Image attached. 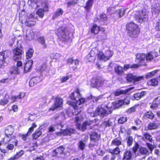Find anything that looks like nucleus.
I'll return each instance as SVG.
<instances>
[{
	"label": "nucleus",
	"instance_id": "1",
	"mask_svg": "<svg viewBox=\"0 0 160 160\" xmlns=\"http://www.w3.org/2000/svg\"><path fill=\"white\" fill-rule=\"evenodd\" d=\"M126 28L128 36L132 38H137L140 33V28L138 25L132 21L126 24Z\"/></svg>",
	"mask_w": 160,
	"mask_h": 160
},
{
	"label": "nucleus",
	"instance_id": "2",
	"mask_svg": "<svg viewBox=\"0 0 160 160\" xmlns=\"http://www.w3.org/2000/svg\"><path fill=\"white\" fill-rule=\"evenodd\" d=\"M68 31L67 27L62 26L55 30V33L59 39L66 42L69 38Z\"/></svg>",
	"mask_w": 160,
	"mask_h": 160
},
{
	"label": "nucleus",
	"instance_id": "3",
	"mask_svg": "<svg viewBox=\"0 0 160 160\" xmlns=\"http://www.w3.org/2000/svg\"><path fill=\"white\" fill-rule=\"evenodd\" d=\"M81 97V95L80 93L79 89L78 88H77L75 90V92H72L69 96V98L72 100L76 101L75 103H77L78 105H80L83 104L86 101L85 98H79L78 100H77V98H79Z\"/></svg>",
	"mask_w": 160,
	"mask_h": 160
},
{
	"label": "nucleus",
	"instance_id": "4",
	"mask_svg": "<svg viewBox=\"0 0 160 160\" xmlns=\"http://www.w3.org/2000/svg\"><path fill=\"white\" fill-rule=\"evenodd\" d=\"M96 122L94 120L86 121L84 122L82 124L80 123L77 124V127L78 129L82 131H84L88 128V129H92L93 126H96Z\"/></svg>",
	"mask_w": 160,
	"mask_h": 160
},
{
	"label": "nucleus",
	"instance_id": "5",
	"mask_svg": "<svg viewBox=\"0 0 160 160\" xmlns=\"http://www.w3.org/2000/svg\"><path fill=\"white\" fill-rule=\"evenodd\" d=\"M23 52L22 46L21 45L17 46L12 49L13 59L16 61L21 59Z\"/></svg>",
	"mask_w": 160,
	"mask_h": 160
},
{
	"label": "nucleus",
	"instance_id": "6",
	"mask_svg": "<svg viewBox=\"0 0 160 160\" xmlns=\"http://www.w3.org/2000/svg\"><path fill=\"white\" fill-rule=\"evenodd\" d=\"M148 17L146 12L143 10L137 11V13L135 15V20L141 23L145 22L148 19Z\"/></svg>",
	"mask_w": 160,
	"mask_h": 160
},
{
	"label": "nucleus",
	"instance_id": "7",
	"mask_svg": "<svg viewBox=\"0 0 160 160\" xmlns=\"http://www.w3.org/2000/svg\"><path fill=\"white\" fill-rule=\"evenodd\" d=\"M9 52L5 50L0 52V68H3L7 65L6 59L9 56Z\"/></svg>",
	"mask_w": 160,
	"mask_h": 160
},
{
	"label": "nucleus",
	"instance_id": "8",
	"mask_svg": "<svg viewBox=\"0 0 160 160\" xmlns=\"http://www.w3.org/2000/svg\"><path fill=\"white\" fill-rule=\"evenodd\" d=\"M67 103L73 108L72 109V114L73 115H77L79 114L82 111L83 107L80 106L75 103L71 101H69L67 102Z\"/></svg>",
	"mask_w": 160,
	"mask_h": 160
},
{
	"label": "nucleus",
	"instance_id": "9",
	"mask_svg": "<svg viewBox=\"0 0 160 160\" xmlns=\"http://www.w3.org/2000/svg\"><path fill=\"white\" fill-rule=\"evenodd\" d=\"M139 144L137 142H135L132 148V151L134 154H136L138 149L139 152L141 155H146L149 154L148 150L147 148L143 147L139 148Z\"/></svg>",
	"mask_w": 160,
	"mask_h": 160
},
{
	"label": "nucleus",
	"instance_id": "10",
	"mask_svg": "<svg viewBox=\"0 0 160 160\" xmlns=\"http://www.w3.org/2000/svg\"><path fill=\"white\" fill-rule=\"evenodd\" d=\"M65 148L63 145H61L56 148L52 151V155L57 158H62L63 155L65 154Z\"/></svg>",
	"mask_w": 160,
	"mask_h": 160
},
{
	"label": "nucleus",
	"instance_id": "11",
	"mask_svg": "<svg viewBox=\"0 0 160 160\" xmlns=\"http://www.w3.org/2000/svg\"><path fill=\"white\" fill-rule=\"evenodd\" d=\"M93 114V117L99 116L103 117L108 114V112L107 110L102 107V105H100L97 107Z\"/></svg>",
	"mask_w": 160,
	"mask_h": 160
},
{
	"label": "nucleus",
	"instance_id": "12",
	"mask_svg": "<svg viewBox=\"0 0 160 160\" xmlns=\"http://www.w3.org/2000/svg\"><path fill=\"white\" fill-rule=\"evenodd\" d=\"M54 104L49 109V111H54L58 108L61 107L63 104V99L58 96L55 98Z\"/></svg>",
	"mask_w": 160,
	"mask_h": 160
},
{
	"label": "nucleus",
	"instance_id": "13",
	"mask_svg": "<svg viewBox=\"0 0 160 160\" xmlns=\"http://www.w3.org/2000/svg\"><path fill=\"white\" fill-rule=\"evenodd\" d=\"M22 62L21 61H18L16 64V66H13L11 70L10 71L11 74L18 75L19 74V70L20 67H22Z\"/></svg>",
	"mask_w": 160,
	"mask_h": 160
},
{
	"label": "nucleus",
	"instance_id": "14",
	"mask_svg": "<svg viewBox=\"0 0 160 160\" xmlns=\"http://www.w3.org/2000/svg\"><path fill=\"white\" fill-rule=\"evenodd\" d=\"M105 80L100 78L93 79L91 85L93 87H101L104 83Z\"/></svg>",
	"mask_w": 160,
	"mask_h": 160
},
{
	"label": "nucleus",
	"instance_id": "15",
	"mask_svg": "<svg viewBox=\"0 0 160 160\" xmlns=\"http://www.w3.org/2000/svg\"><path fill=\"white\" fill-rule=\"evenodd\" d=\"M42 80V77L40 76L32 77L29 82V86L30 87H33L37 84L40 82Z\"/></svg>",
	"mask_w": 160,
	"mask_h": 160
},
{
	"label": "nucleus",
	"instance_id": "16",
	"mask_svg": "<svg viewBox=\"0 0 160 160\" xmlns=\"http://www.w3.org/2000/svg\"><path fill=\"white\" fill-rule=\"evenodd\" d=\"M146 92L145 91H142L141 92H138L134 93L132 96L133 100H139L142 98L144 97L146 94Z\"/></svg>",
	"mask_w": 160,
	"mask_h": 160
},
{
	"label": "nucleus",
	"instance_id": "17",
	"mask_svg": "<svg viewBox=\"0 0 160 160\" xmlns=\"http://www.w3.org/2000/svg\"><path fill=\"white\" fill-rule=\"evenodd\" d=\"M33 64V61L29 60L24 64V71L25 73L28 72L31 70Z\"/></svg>",
	"mask_w": 160,
	"mask_h": 160
},
{
	"label": "nucleus",
	"instance_id": "18",
	"mask_svg": "<svg viewBox=\"0 0 160 160\" xmlns=\"http://www.w3.org/2000/svg\"><path fill=\"white\" fill-rule=\"evenodd\" d=\"M147 84L148 86L155 87L158 85L159 82L157 78H153L147 81Z\"/></svg>",
	"mask_w": 160,
	"mask_h": 160
},
{
	"label": "nucleus",
	"instance_id": "19",
	"mask_svg": "<svg viewBox=\"0 0 160 160\" xmlns=\"http://www.w3.org/2000/svg\"><path fill=\"white\" fill-rule=\"evenodd\" d=\"M90 32L91 33L97 35L98 34L100 30V27L96 24H93L90 28Z\"/></svg>",
	"mask_w": 160,
	"mask_h": 160
},
{
	"label": "nucleus",
	"instance_id": "20",
	"mask_svg": "<svg viewBox=\"0 0 160 160\" xmlns=\"http://www.w3.org/2000/svg\"><path fill=\"white\" fill-rule=\"evenodd\" d=\"M90 141L96 142L98 141L100 138V135L95 132H92L90 134Z\"/></svg>",
	"mask_w": 160,
	"mask_h": 160
},
{
	"label": "nucleus",
	"instance_id": "21",
	"mask_svg": "<svg viewBox=\"0 0 160 160\" xmlns=\"http://www.w3.org/2000/svg\"><path fill=\"white\" fill-rule=\"evenodd\" d=\"M132 153L130 150H126L124 152L122 158L123 160H131Z\"/></svg>",
	"mask_w": 160,
	"mask_h": 160
},
{
	"label": "nucleus",
	"instance_id": "22",
	"mask_svg": "<svg viewBox=\"0 0 160 160\" xmlns=\"http://www.w3.org/2000/svg\"><path fill=\"white\" fill-rule=\"evenodd\" d=\"M14 132L13 129L11 127H8L5 131V136L7 137L10 138L8 142H9L11 140V136Z\"/></svg>",
	"mask_w": 160,
	"mask_h": 160
},
{
	"label": "nucleus",
	"instance_id": "23",
	"mask_svg": "<svg viewBox=\"0 0 160 160\" xmlns=\"http://www.w3.org/2000/svg\"><path fill=\"white\" fill-rule=\"evenodd\" d=\"M88 138L86 137L84 138L83 140L81 139L79 141L78 143V148L81 150H83L86 146V143L88 140Z\"/></svg>",
	"mask_w": 160,
	"mask_h": 160
},
{
	"label": "nucleus",
	"instance_id": "24",
	"mask_svg": "<svg viewBox=\"0 0 160 160\" xmlns=\"http://www.w3.org/2000/svg\"><path fill=\"white\" fill-rule=\"evenodd\" d=\"M111 145L118 147L122 144L121 139L117 137L114 138L111 142Z\"/></svg>",
	"mask_w": 160,
	"mask_h": 160
},
{
	"label": "nucleus",
	"instance_id": "25",
	"mask_svg": "<svg viewBox=\"0 0 160 160\" xmlns=\"http://www.w3.org/2000/svg\"><path fill=\"white\" fill-rule=\"evenodd\" d=\"M136 58L138 60V63L141 64V62L144 61L145 59V53H138L136 55Z\"/></svg>",
	"mask_w": 160,
	"mask_h": 160
},
{
	"label": "nucleus",
	"instance_id": "26",
	"mask_svg": "<svg viewBox=\"0 0 160 160\" xmlns=\"http://www.w3.org/2000/svg\"><path fill=\"white\" fill-rule=\"evenodd\" d=\"M114 70L115 72L118 75H121L124 73L123 68L118 65L114 67Z\"/></svg>",
	"mask_w": 160,
	"mask_h": 160
},
{
	"label": "nucleus",
	"instance_id": "27",
	"mask_svg": "<svg viewBox=\"0 0 160 160\" xmlns=\"http://www.w3.org/2000/svg\"><path fill=\"white\" fill-rule=\"evenodd\" d=\"M143 117L145 119L152 120L155 117V115L152 111H148L144 114Z\"/></svg>",
	"mask_w": 160,
	"mask_h": 160
},
{
	"label": "nucleus",
	"instance_id": "28",
	"mask_svg": "<svg viewBox=\"0 0 160 160\" xmlns=\"http://www.w3.org/2000/svg\"><path fill=\"white\" fill-rule=\"evenodd\" d=\"M93 3V0H88L86 5L84 7V9L88 12H89Z\"/></svg>",
	"mask_w": 160,
	"mask_h": 160
},
{
	"label": "nucleus",
	"instance_id": "29",
	"mask_svg": "<svg viewBox=\"0 0 160 160\" xmlns=\"http://www.w3.org/2000/svg\"><path fill=\"white\" fill-rule=\"evenodd\" d=\"M93 51L91 52L86 56V60L88 62H93L95 59V55L92 54Z\"/></svg>",
	"mask_w": 160,
	"mask_h": 160
},
{
	"label": "nucleus",
	"instance_id": "30",
	"mask_svg": "<svg viewBox=\"0 0 160 160\" xmlns=\"http://www.w3.org/2000/svg\"><path fill=\"white\" fill-rule=\"evenodd\" d=\"M135 77V75H134L133 74L128 73L126 74L125 78L128 82L134 83Z\"/></svg>",
	"mask_w": 160,
	"mask_h": 160
},
{
	"label": "nucleus",
	"instance_id": "31",
	"mask_svg": "<svg viewBox=\"0 0 160 160\" xmlns=\"http://www.w3.org/2000/svg\"><path fill=\"white\" fill-rule=\"evenodd\" d=\"M9 96L7 94L4 95L3 98L0 100V105L4 106L8 102Z\"/></svg>",
	"mask_w": 160,
	"mask_h": 160
},
{
	"label": "nucleus",
	"instance_id": "32",
	"mask_svg": "<svg viewBox=\"0 0 160 160\" xmlns=\"http://www.w3.org/2000/svg\"><path fill=\"white\" fill-rule=\"evenodd\" d=\"M159 71V70L156 69L146 73L145 76V78L147 79H148L155 76Z\"/></svg>",
	"mask_w": 160,
	"mask_h": 160
},
{
	"label": "nucleus",
	"instance_id": "33",
	"mask_svg": "<svg viewBox=\"0 0 160 160\" xmlns=\"http://www.w3.org/2000/svg\"><path fill=\"white\" fill-rule=\"evenodd\" d=\"M63 130L64 136H71L72 134L74 133L75 129L72 128H66Z\"/></svg>",
	"mask_w": 160,
	"mask_h": 160
},
{
	"label": "nucleus",
	"instance_id": "34",
	"mask_svg": "<svg viewBox=\"0 0 160 160\" xmlns=\"http://www.w3.org/2000/svg\"><path fill=\"white\" fill-rule=\"evenodd\" d=\"M158 54V53L157 52H150L146 54H145V58L147 61H151L153 59V54L154 53L155 54L156 53Z\"/></svg>",
	"mask_w": 160,
	"mask_h": 160
},
{
	"label": "nucleus",
	"instance_id": "35",
	"mask_svg": "<svg viewBox=\"0 0 160 160\" xmlns=\"http://www.w3.org/2000/svg\"><path fill=\"white\" fill-rule=\"evenodd\" d=\"M63 12V11L61 8H58L57 11H56L53 14L52 17L53 19L57 18L59 16L62 15Z\"/></svg>",
	"mask_w": 160,
	"mask_h": 160
},
{
	"label": "nucleus",
	"instance_id": "36",
	"mask_svg": "<svg viewBox=\"0 0 160 160\" xmlns=\"http://www.w3.org/2000/svg\"><path fill=\"white\" fill-rule=\"evenodd\" d=\"M97 56L98 58L101 60H103L104 61H106L105 54L101 51H99L97 54Z\"/></svg>",
	"mask_w": 160,
	"mask_h": 160
},
{
	"label": "nucleus",
	"instance_id": "37",
	"mask_svg": "<svg viewBox=\"0 0 160 160\" xmlns=\"http://www.w3.org/2000/svg\"><path fill=\"white\" fill-rule=\"evenodd\" d=\"M42 132L40 130H36L34 133L32 135L33 139H38L41 135Z\"/></svg>",
	"mask_w": 160,
	"mask_h": 160
},
{
	"label": "nucleus",
	"instance_id": "38",
	"mask_svg": "<svg viewBox=\"0 0 160 160\" xmlns=\"http://www.w3.org/2000/svg\"><path fill=\"white\" fill-rule=\"evenodd\" d=\"M126 9L124 8H121L119 9L116 11L119 16V17L121 18L125 14Z\"/></svg>",
	"mask_w": 160,
	"mask_h": 160
},
{
	"label": "nucleus",
	"instance_id": "39",
	"mask_svg": "<svg viewBox=\"0 0 160 160\" xmlns=\"http://www.w3.org/2000/svg\"><path fill=\"white\" fill-rule=\"evenodd\" d=\"M124 102L123 100H119L115 101L113 102V105L116 108H118L123 105Z\"/></svg>",
	"mask_w": 160,
	"mask_h": 160
},
{
	"label": "nucleus",
	"instance_id": "40",
	"mask_svg": "<svg viewBox=\"0 0 160 160\" xmlns=\"http://www.w3.org/2000/svg\"><path fill=\"white\" fill-rule=\"evenodd\" d=\"M45 12L42 8H39L36 11V14L40 18H42L44 16Z\"/></svg>",
	"mask_w": 160,
	"mask_h": 160
},
{
	"label": "nucleus",
	"instance_id": "41",
	"mask_svg": "<svg viewBox=\"0 0 160 160\" xmlns=\"http://www.w3.org/2000/svg\"><path fill=\"white\" fill-rule=\"evenodd\" d=\"M127 92L122 90L117 89L114 92V95L115 96H117L121 95H126Z\"/></svg>",
	"mask_w": 160,
	"mask_h": 160
},
{
	"label": "nucleus",
	"instance_id": "42",
	"mask_svg": "<svg viewBox=\"0 0 160 160\" xmlns=\"http://www.w3.org/2000/svg\"><path fill=\"white\" fill-rule=\"evenodd\" d=\"M38 40L39 42L43 45V47L44 48H47V46L45 43V40L43 36H41L38 37Z\"/></svg>",
	"mask_w": 160,
	"mask_h": 160
},
{
	"label": "nucleus",
	"instance_id": "43",
	"mask_svg": "<svg viewBox=\"0 0 160 160\" xmlns=\"http://www.w3.org/2000/svg\"><path fill=\"white\" fill-rule=\"evenodd\" d=\"M99 17L100 20L104 22L107 21L108 19L107 14L104 12L100 13Z\"/></svg>",
	"mask_w": 160,
	"mask_h": 160
},
{
	"label": "nucleus",
	"instance_id": "44",
	"mask_svg": "<svg viewBox=\"0 0 160 160\" xmlns=\"http://www.w3.org/2000/svg\"><path fill=\"white\" fill-rule=\"evenodd\" d=\"M158 125L155 122H150L147 127L148 130L155 129L158 128Z\"/></svg>",
	"mask_w": 160,
	"mask_h": 160
},
{
	"label": "nucleus",
	"instance_id": "45",
	"mask_svg": "<svg viewBox=\"0 0 160 160\" xmlns=\"http://www.w3.org/2000/svg\"><path fill=\"white\" fill-rule=\"evenodd\" d=\"M33 52L34 50L32 49L31 48H29L26 53V58L27 59H29L32 57Z\"/></svg>",
	"mask_w": 160,
	"mask_h": 160
},
{
	"label": "nucleus",
	"instance_id": "46",
	"mask_svg": "<svg viewBox=\"0 0 160 160\" xmlns=\"http://www.w3.org/2000/svg\"><path fill=\"white\" fill-rule=\"evenodd\" d=\"M110 153L112 155H119L121 152V150L118 147H116L114 148Z\"/></svg>",
	"mask_w": 160,
	"mask_h": 160
},
{
	"label": "nucleus",
	"instance_id": "47",
	"mask_svg": "<svg viewBox=\"0 0 160 160\" xmlns=\"http://www.w3.org/2000/svg\"><path fill=\"white\" fill-rule=\"evenodd\" d=\"M150 104V108L152 110H156L160 105V102H156L155 101H153Z\"/></svg>",
	"mask_w": 160,
	"mask_h": 160
},
{
	"label": "nucleus",
	"instance_id": "48",
	"mask_svg": "<svg viewBox=\"0 0 160 160\" xmlns=\"http://www.w3.org/2000/svg\"><path fill=\"white\" fill-rule=\"evenodd\" d=\"M113 52L109 50H107L105 52L106 61L108 60L113 55Z\"/></svg>",
	"mask_w": 160,
	"mask_h": 160
},
{
	"label": "nucleus",
	"instance_id": "49",
	"mask_svg": "<svg viewBox=\"0 0 160 160\" xmlns=\"http://www.w3.org/2000/svg\"><path fill=\"white\" fill-rule=\"evenodd\" d=\"M143 135L146 140L151 142H152V136L149 133H145L143 134Z\"/></svg>",
	"mask_w": 160,
	"mask_h": 160
},
{
	"label": "nucleus",
	"instance_id": "50",
	"mask_svg": "<svg viewBox=\"0 0 160 160\" xmlns=\"http://www.w3.org/2000/svg\"><path fill=\"white\" fill-rule=\"evenodd\" d=\"M127 120V118L125 116H122L120 117L118 120V123L119 124H123L126 122Z\"/></svg>",
	"mask_w": 160,
	"mask_h": 160
},
{
	"label": "nucleus",
	"instance_id": "51",
	"mask_svg": "<svg viewBox=\"0 0 160 160\" xmlns=\"http://www.w3.org/2000/svg\"><path fill=\"white\" fill-rule=\"evenodd\" d=\"M144 79V76H137L136 75H135L134 83L135 82H138L140 81L143 80Z\"/></svg>",
	"mask_w": 160,
	"mask_h": 160
},
{
	"label": "nucleus",
	"instance_id": "52",
	"mask_svg": "<svg viewBox=\"0 0 160 160\" xmlns=\"http://www.w3.org/2000/svg\"><path fill=\"white\" fill-rule=\"evenodd\" d=\"M78 0H73L72 1H69L67 3V7L69 8L71 6H74L78 3Z\"/></svg>",
	"mask_w": 160,
	"mask_h": 160
},
{
	"label": "nucleus",
	"instance_id": "53",
	"mask_svg": "<svg viewBox=\"0 0 160 160\" xmlns=\"http://www.w3.org/2000/svg\"><path fill=\"white\" fill-rule=\"evenodd\" d=\"M72 74L63 77L61 79V82L62 83L65 82L68 80L69 78H72Z\"/></svg>",
	"mask_w": 160,
	"mask_h": 160
},
{
	"label": "nucleus",
	"instance_id": "54",
	"mask_svg": "<svg viewBox=\"0 0 160 160\" xmlns=\"http://www.w3.org/2000/svg\"><path fill=\"white\" fill-rule=\"evenodd\" d=\"M133 142V138L132 136H129L128 138L127 141V145L130 147L132 145Z\"/></svg>",
	"mask_w": 160,
	"mask_h": 160
},
{
	"label": "nucleus",
	"instance_id": "55",
	"mask_svg": "<svg viewBox=\"0 0 160 160\" xmlns=\"http://www.w3.org/2000/svg\"><path fill=\"white\" fill-rule=\"evenodd\" d=\"M154 28L156 31L160 32V20L156 22Z\"/></svg>",
	"mask_w": 160,
	"mask_h": 160
},
{
	"label": "nucleus",
	"instance_id": "56",
	"mask_svg": "<svg viewBox=\"0 0 160 160\" xmlns=\"http://www.w3.org/2000/svg\"><path fill=\"white\" fill-rule=\"evenodd\" d=\"M28 134L27 132L26 134H19L18 135L20 137H21L22 140L26 141L28 136Z\"/></svg>",
	"mask_w": 160,
	"mask_h": 160
},
{
	"label": "nucleus",
	"instance_id": "57",
	"mask_svg": "<svg viewBox=\"0 0 160 160\" xmlns=\"http://www.w3.org/2000/svg\"><path fill=\"white\" fill-rule=\"evenodd\" d=\"M14 145L11 143H8L6 147V149L8 150H12L14 148Z\"/></svg>",
	"mask_w": 160,
	"mask_h": 160
},
{
	"label": "nucleus",
	"instance_id": "58",
	"mask_svg": "<svg viewBox=\"0 0 160 160\" xmlns=\"http://www.w3.org/2000/svg\"><path fill=\"white\" fill-rule=\"evenodd\" d=\"M136 106H134L130 108L127 110V113H131L132 112H135L136 110Z\"/></svg>",
	"mask_w": 160,
	"mask_h": 160
},
{
	"label": "nucleus",
	"instance_id": "59",
	"mask_svg": "<svg viewBox=\"0 0 160 160\" xmlns=\"http://www.w3.org/2000/svg\"><path fill=\"white\" fill-rule=\"evenodd\" d=\"M26 23H27V25L28 27H31L36 24V22L32 21H27Z\"/></svg>",
	"mask_w": 160,
	"mask_h": 160
},
{
	"label": "nucleus",
	"instance_id": "60",
	"mask_svg": "<svg viewBox=\"0 0 160 160\" xmlns=\"http://www.w3.org/2000/svg\"><path fill=\"white\" fill-rule=\"evenodd\" d=\"M47 66L46 63H43L40 67V71L42 72L45 71L47 68Z\"/></svg>",
	"mask_w": 160,
	"mask_h": 160
},
{
	"label": "nucleus",
	"instance_id": "61",
	"mask_svg": "<svg viewBox=\"0 0 160 160\" xmlns=\"http://www.w3.org/2000/svg\"><path fill=\"white\" fill-rule=\"evenodd\" d=\"M141 66V64H133L132 65H131V68L132 69H136L137 68L139 67L140 66Z\"/></svg>",
	"mask_w": 160,
	"mask_h": 160
},
{
	"label": "nucleus",
	"instance_id": "62",
	"mask_svg": "<svg viewBox=\"0 0 160 160\" xmlns=\"http://www.w3.org/2000/svg\"><path fill=\"white\" fill-rule=\"evenodd\" d=\"M25 94L24 93L20 92L18 95L16 96L17 97V99H22L24 98Z\"/></svg>",
	"mask_w": 160,
	"mask_h": 160
},
{
	"label": "nucleus",
	"instance_id": "63",
	"mask_svg": "<svg viewBox=\"0 0 160 160\" xmlns=\"http://www.w3.org/2000/svg\"><path fill=\"white\" fill-rule=\"evenodd\" d=\"M23 154V151L22 150H21L20 151L17 152L15 155L18 158L21 156Z\"/></svg>",
	"mask_w": 160,
	"mask_h": 160
},
{
	"label": "nucleus",
	"instance_id": "64",
	"mask_svg": "<svg viewBox=\"0 0 160 160\" xmlns=\"http://www.w3.org/2000/svg\"><path fill=\"white\" fill-rule=\"evenodd\" d=\"M134 122L136 125L138 126L140 125L142 121L139 118H137L134 120Z\"/></svg>",
	"mask_w": 160,
	"mask_h": 160
}]
</instances>
